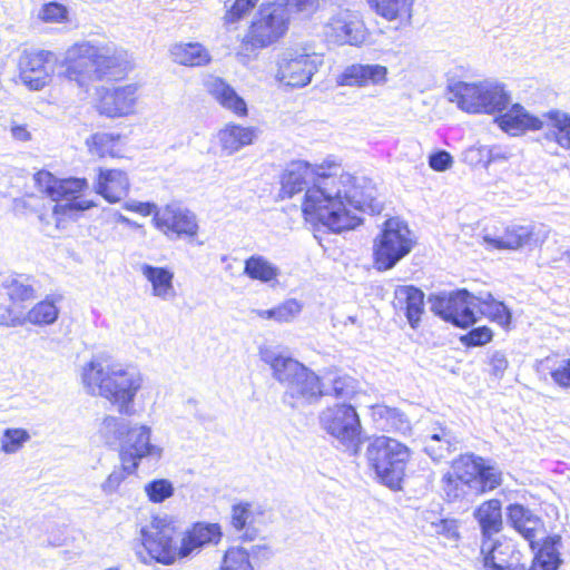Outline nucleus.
<instances>
[{
    "mask_svg": "<svg viewBox=\"0 0 570 570\" xmlns=\"http://www.w3.org/2000/svg\"><path fill=\"white\" fill-rule=\"evenodd\" d=\"M464 159L470 165H482L487 167L493 163V148L489 146H472L464 153Z\"/></svg>",
    "mask_w": 570,
    "mask_h": 570,
    "instance_id": "49",
    "label": "nucleus"
},
{
    "mask_svg": "<svg viewBox=\"0 0 570 570\" xmlns=\"http://www.w3.org/2000/svg\"><path fill=\"white\" fill-rule=\"evenodd\" d=\"M10 132L12 138L18 141L26 142L31 140V132L27 129L26 125L12 122L10 127Z\"/></svg>",
    "mask_w": 570,
    "mask_h": 570,
    "instance_id": "63",
    "label": "nucleus"
},
{
    "mask_svg": "<svg viewBox=\"0 0 570 570\" xmlns=\"http://www.w3.org/2000/svg\"><path fill=\"white\" fill-rule=\"evenodd\" d=\"M495 122L511 136H520L529 130H540L547 126V139L570 149V115L563 111L550 110L540 118L531 115L520 104H513L505 112H500Z\"/></svg>",
    "mask_w": 570,
    "mask_h": 570,
    "instance_id": "5",
    "label": "nucleus"
},
{
    "mask_svg": "<svg viewBox=\"0 0 570 570\" xmlns=\"http://www.w3.org/2000/svg\"><path fill=\"white\" fill-rule=\"evenodd\" d=\"M81 380L88 394L108 400L122 415L135 413L134 401L142 386L138 370L96 357L82 367Z\"/></svg>",
    "mask_w": 570,
    "mask_h": 570,
    "instance_id": "2",
    "label": "nucleus"
},
{
    "mask_svg": "<svg viewBox=\"0 0 570 570\" xmlns=\"http://www.w3.org/2000/svg\"><path fill=\"white\" fill-rule=\"evenodd\" d=\"M410 449L390 436H377L366 449V459L380 481L392 490L401 489L405 468L410 460Z\"/></svg>",
    "mask_w": 570,
    "mask_h": 570,
    "instance_id": "6",
    "label": "nucleus"
},
{
    "mask_svg": "<svg viewBox=\"0 0 570 570\" xmlns=\"http://www.w3.org/2000/svg\"><path fill=\"white\" fill-rule=\"evenodd\" d=\"M29 439V433L23 429H6L0 441L1 451L8 454L16 453Z\"/></svg>",
    "mask_w": 570,
    "mask_h": 570,
    "instance_id": "48",
    "label": "nucleus"
},
{
    "mask_svg": "<svg viewBox=\"0 0 570 570\" xmlns=\"http://www.w3.org/2000/svg\"><path fill=\"white\" fill-rule=\"evenodd\" d=\"M135 471H129L128 469H125L124 462H121V465L119 468H115L112 472L108 475L106 481L101 484V490L105 494H112L115 493L119 485L122 483V481L126 479L127 475L134 473Z\"/></svg>",
    "mask_w": 570,
    "mask_h": 570,
    "instance_id": "53",
    "label": "nucleus"
},
{
    "mask_svg": "<svg viewBox=\"0 0 570 570\" xmlns=\"http://www.w3.org/2000/svg\"><path fill=\"white\" fill-rule=\"evenodd\" d=\"M288 17L286 9L278 4L262 6L258 18L249 28V41L255 47H266L282 37L287 29Z\"/></svg>",
    "mask_w": 570,
    "mask_h": 570,
    "instance_id": "14",
    "label": "nucleus"
},
{
    "mask_svg": "<svg viewBox=\"0 0 570 570\" xmlns=\"http://www.w3.org/2000/svg\"><path fill=\"white\" fill-rule=\"evenodd\" d=\"M442 489L449 501H455L465 495V487L469 481L460 478L458 460L453 462V474L446 473L442 479Z\"/></svg>",
    "mask_w": 570,
    "mask_h": 570,
    "instance_id": "44",
    "label": "nucleus"
},
{
    "mask_svg": "<svg viewBox=\"0 0 570 570\" xmlns=\"http://www.w3.org/2000/svg\"><path fill=\"white\" fill-rule=\"evenodd\" d=\"M85 178L58 179L56 185L57 204L55 213L66 214L68 210H85L92 206L90 202L80 200L79 196L87 188Z\"/></svg>",
    "mask_w": 570,
    "mask_h": 570,
    "instance_id": "22",
    "label": "nucleus"
},
{
    "mask_svg": "<svg viewBox=\"0 0 570 570\" xmlns=\"http://www.w3.org/2000/svg\"><path fill=\"white\" fill-rule=\"evenodd\" d=\"M175 62L185 66H203L209 61V55L198 42L176 43L170 49Z\"/></svg>",
    "mask_w": 570,
    "mask_h": 570,
    "instance_id": "37",
    "label": "nucleus"
},
{
    "mask_svg": "<svg viewBox=\"0 0 570 570\" xmlns=\"http://www.w3.org/2000/svg\"><path fill=\"white\" fill-rule=\"evenodd\" d=\"M177 528L174 520L167 515L155 517L150 524L140 530L144 551H137L139 560L146 564L151 561L170 566L180 559V547L175 539Z\"/></svg>",
    "mask_w": 570,
    "mask_h": 570,
    "instance_id": "8",
    "label": "nucleus"
},
{
    "mask_svg": "<svg viewBox=\"0 0 570 570\" xmlns=\"http://www.w3.org/2000/svg\"><path fill=\"white\" fill-rule=\"evenodd\" d=\"M372 416L377 428L386 432L407 434L411 431V422L407 415L396 407L376 404L372 409Z\"/></svg>",
    "mask_w": 570,
    "mask_h": 570,
    "instance_id": "31",
    "label": "nucleus"
},
{
    "mask_svg": "<svg viewBox=\"0 0 570 570\" xmlns=\"http://www.w3.org/2000/svg\"><path fill=\"white\" fill-rule=\"evenodd\" d=\"M262 360L273 370V376L285 385L283 403L292 409L317 403L328 394L326 383L298 361L274 351L262 352Z\"/></svg>",
    "mask_w": 570,
    "mask_h": 570,
    "instance_id": "4",
    "label": "nucleus"
},
{
    "mask_svg": "<svg viewBox=\"0 0 570 570\" xmlns=\"http://www.w3.org/2000/svg\"><path fill=\"white\" fill-rule=\"evenodd\" d=\"M37 281L24 274L7 276L1 284V293L13 304L33 299L37 294Z\"/></svg>",
    "mask_w": 570,
    "mask_h": 570,
    "instance_id": "32",
    "label": "nucleus"
},
{
    "mask_svg": "<svg viewBox=\"0 0 570 570\" xmlns=\"http://www.w3.org/2000/svg\"><path fill=\"white\" fill-rule=\"evenodd\" d=\"M39 17L45 22L60 23L67 20L68 9L59 2H48L42 6Z\"/></svg>",
    "mask_w": 570,
    "mask_h": 570,
    "instance_id": "50",
    "label": "nucleus"
},
{
    "mask_svg": "<svg viewBox=\"0 0 570 570\" xmlns=\"http://www.w3.org/2000/svg\"><path fill=\"white\" fill-rule=\"evenodd\" d=\"M502 505L498 499L483 502L475 511L483 541H492V537L502 530Z\"/></svg>",
    "mask_w": 570,
    "mask_h": 570,
    "instance_id": "29",
    "label": "nucleus"
},
{
    "mask_svg": "<svg viewBox=\"0 0 570 570\" xmlns=\"http://www.w3.org/2000/svg\"><path fill=\"white\" fill-rule=\"evenodd\" d=\"M375 188L364 177L351 174L330 175L318 183L307 195L305 210L316 215L318 223L333 233L353 229L362 219L352 208L371 215L380 214L383 204L375 197Z\"/></svg>",
    "mask_w": 570,
    "mask_h": 570,
    "instance_id": "1",
    "label": "nucleus"
},
{
    "mask_svg": "<svg viewBox=\"0 0 570 570\" xmlns=\"http://www.w3.org/2000/svg\"><path fill=\"white\" fill-rule=\"evenodd\" d=\"M124 207L127 210L141 214L142 216H149L151 214L155 216V213L157 210H159L154 203H149V202L142 203V202L131 200V202H127Z\"/></svg>",
    "mask_w": 570,
    "mask_h": 570,
    "instance_id": "61",
    "label": "nucleus"
},
{
    "mask_svg": "<svg viewBox=\"0 0 570 570\" xmlns=\"http://www.w3.org/2000/svg\"><path fill=\"white\" fill-rule=\"evenodd\" d=\"M53 55L49 51H23L19 57V78L31 90L42 89L50 80L47 63Z\"/></svg>",
    "mask_w": 570,
    "mask_h": 570,
    "instance_id": "19",
    "label": "nucleus"
},
{
    "mask_svg": "<svg viewBox=\"0 0 570 570\" xmlns=\"http://www.w3.org/2000/svg\"><path fill=\"white\" fill-rule=\"evenodd\" d=\"M137 89L136 85L104 88L98 104L99 112L111 118L131 114L137 100Z\"/></svg>",
    "mask_w": 570,
    "mask_h": 570,
    "instance_id": "20",
    "label": "nucleus"
},
{
    "mask_svg": "<svg viewBox=\"0 0 570 570\" xmlns=\"http://www.w3.org/2000/svg\"><path fill=\"white\" fill-rule=\"evenodd\" d=\"M428 302L433 314L455 326L469 327L478 320V295L465 288L431 294Z\"/></svg>",
    "mask_w": 570,
    "mask_h": 570,
    "instance_id": "10",
    "label": "nucleus"
},
{
    "mask_svg": "<svg viewBox=\"0 0 570 570\" xmlns=\"http://www.w3.org/2000/svg\"><path fill=\"white\" fill-rule=\"evenodd\" d=\"M395 298L400 309L404 311L410 326L413 330L417 328L424 313V293L413 285H404L396 288Z\"/></svg>",
    "mask_w": 570,
    "mask_h": 570,
    "instance_id": "26",
    "label": "nucleus"
},
{
    "mask_svg": "<svg viewBox=\"0 0 570 570\" xmlns=\"http://www.w3.org/2000/svg\"><path fill=\"white\" fill-rule=\"evenodd\" d=\"M459 441L445 428H439L430 436L425 445L426 454L433 461H441L449 458L450 454L459 449Z\"/></svg>",
    "mask_w": 570,
    "mask_h": 570,
    "instance_id": "35",
    "label": "nucleus"
},
{
    "mask_svg": "<svg viewBox=\"0 0 570 570\" xmlns=\"http://www.w3.org/2000/svg\"><path fill=\"white\" fill-rule=\"evenodd\" d=\"M118 139L119 136H114L112 134L97 132L87 139V145L91 155L98 157L112 156Z\"/></svg>",
    "mask_w": 570,
    "mask_h": 570,
    "instance_id": "45",
    "label": "nucleus"
},
{
    "mask_svg": "<svg viewBox=\"0 0 570 570\" xmlns=\"http://www.w3.org/2000/svg\"><path fill=\"white\" fill-rule=\"evenodd\" d=\"M452 92L458 106L472 114L502 112L511 104L510 94L499 82H458Z\"/></svg>",
    "mask_w": 570,
    "mask_h": 570,
    "instance_id": "9",
    "label": "nucleus"
},
{
    "mask_svg": "<svg viewBox=\"0 0 570 570\" xmlns=\"http://www.w3.org/2000/svg\"><path fill=\"white\" fill-rule=\"evenodd\" d=\"M145 492L149 501L161 503L174 495V484L167 479H155L146 483Z\"/></svg>",
    "mask_w": 570,
    "mask_h": 570,
    "instance_id": "47",
    "label": "nucleus"
},
{
    "mask_svg": "<svg viewBox=\"0 0 570 570\" xmlns=\"http://www.w3.org/2000/svg\"><path fill=\"white\" fill-rule=\"evenodd\" d=\"M389 70L379 63H353L338 76L341 86H382L387 81Z\"/></svg>",
    "mask_w": 570,
    "mask_h": 570,
    "instance_id": "21",
    "label": "nucleus"
},
{
    "mask_svg": "<svg viewBox=\"0 0 570 570\" xmlns=\"http://www.w3.org/2000/svg\"><path fill=\"white\" fill-rule=\"evenodd\" d=\"M151 429L147 425H131L120 449V460L125 469L136 471L140 460H159L163 449L150 442Z\"/></svg>",
    "mask_w": 570,
    "mask_h": 570,
    "instance_id": "16",
    "label": "nucleus"
},
{
    "mask_svg": "<svg viewBox=\"0 0 570 570\" xmlns=\"http://www.w3.org/2000/svg\"><path fill=\"white\" fill-rule=\"evenodd\" d=\"M250 503L240 502L232 508V524L237 531L245 529L252 518Z\"/></svg>",
    "mask_w": 570,
    "mask_h": 570,
    "instance_id": "55",
    "label": "nucleus"
},
{
    "mask_svg": "<svg viewBox=\"0 0 570 570\" xmlns=\"http://www.w3.org/2000/svg\"><path fill=\"white\" fill-rule=\"evenodd\" d=\"M436 533L444 535L446 539L456 540L459 538L458 524L455 520L443 519L435 524Z\"/></svg>",
    "mask_w": 570,
    "mask_h": 570,
    "instance_id": "60",
    "label": "nucleus"
},
{
    "mask_svg": "<svg viewBox=\"0 0 570 570\" xmlns=\"http://www.w3.org/2000/svg\"><path fill=\"white\" fill-rule=\"evenodd\" d=\"M551 377L561 387L570 389V358L551 372Z\"/></svg>",
    "mask_w": 570,
    "mask_h": 570,
    "instance_id": "59",
    "label": "nucleus"
},
{
    "mask_svg": "<svg viewBox=\"0 0 570 570\" xmlns=\"http://www.w3.org/2000/svg\"><path fill=\"white\" fill-rule=\"evenodd\" d=\"M244 274L250 279L269 283L279 275L277 266L262 255H252L244 263Z\"/></svg>",
    "mask_w": 570,
    "mask_h": 570,
    "instance_id": "39",
    "label": "nucleus"
},
{
    "mask_svg": "<svg viewBox=\"0 0 570 570\" xmlns=\"http://www.w3.org/2000/svg\"><path fill=\"white\" fill-rule=\"evenodd\" d=\"M127 175L117 169L100 170L96 190L109 203L119 202L128 190Z\"/></svg>",
    "mask_w": 570,
    "mask_h": 570,
    "instance_id": "30",
    "label": "nucleus"
},
{
    "mask_svg": "<svg viewBox=\"0 0 570 570\" xmlns=\"http://www.w3.org/2000/svg\"><path fill=\"white\" fill-rule=\"evenodd\" d=\"M561 538L559 535L547 537L541 547L534 553L532 563L528 570H558L562 564L559 552Z\"/></svg>",
    "mask_w": 570,
    "mask_h": 570,
    "instance_id": "34",
    "label": "nucleus"
},
{
    "mask_svg": "<svg viewBox=\"0 0 570 570\" xmlns=\"http://www.w3.org/2000/svg\"><path fill=\"white\" fill-rule=\"evenodd\" d=\"M476 314L488 316L499 325L505 327L511 323V312L504 303L497 301L491 293L478 295Z\"/></svg>",
    "mask_w": 570,
    "mask_h": 570,
    "instance_id": "38",
    "label": "nucleus"
},
{
    "mask_svg": "<svg viewBox=\"0 0 570 570\" xmlns=\"http://www.w3.org/2000/svg\"><path fill=\"white\" fill-rule=\"evenodd\" d=\"M36 186L45 191L52 200H57L56 185L58 178L55 177L50 171L40 170L33 176Z\"/></svg>",
    "mask_w": 570,
    "mask_h": 570,
    "instance_id": "56",
    "label": "nucleus"
},
{
    "mask_svg": "<svg viewBox=\"0 0 570 570\" xmlns=\"http://www.w3.org/2000/svg\"><path fill=\"white\" fill-rule=\"evenodd\" d=\"M130 426L131 424L125 419L106 415L99 425L98 433L106 445L120 444L121 448Z\"/></svg>",
    "mask_w": 570,
    "mask_h": 570,
    "instance_id": "36",
    "label": "nucleus"
},
{
    "mask_svg": "<svg viewBox=\"0 0 570 570\" xmlns=\"http://www.w3.org/2000/svg\"><path fill=\"white\" fill-rule=\"evenodd\" d=\"M491 372L494 376L501 377L508 367V360L502 352H494L490 358Z\"/></svg>",
    "mask_w": 570,
    "mask_h": 570,
    "instance_id": "62",
    "label": "nucleus"
},
{
    "mask_svg": "<svg viewBox=\"0 0 570 570\" xmlns=\"http://www.w3.org/2000/svg\"><path fill=\"white\" fill-rule=\"evenodd\" d=\"M153 222L157 229L168 238L194 237L198 233V223L194 213L179 204H169L155 213Z\"/></svg>",
    "mask_w": 570,
    "mask_h": 570,
    "instance_id": "17",
    "label": "nucleus"
},
{
    "mask_svg": "<svg viewBox=\"0 0 570 570\" xmlns=\"http://www.w3.org/2000/svg\"><path fill=\"white\" fill-rule=\"evenodd\" d=\"M302 312V304L294 299H287L275 307V321L278 323L292 322Z\"/></svg>",
    "mask_w": 570,
    "mask_h": 570,
    "instance_id": "51",
    "label": "nucleus"
},
{
    "mask_svg": "<svg viewBox=\"0 0 570 570\" xmlns=\"http://www.w3.org/2000/svg\"><path fill=\"white\" fill-rule=\"evenodd\" d=\"M258 136L255 127H243L236 124H227L218 131V139L222 149L227 155H233L243 147L252 145Z\"/></svg>",
    "mask_w": 570,
    "mask_h": 570,
    "instance_id": "28",
    "label": "nucleus"
},
{
    "mask_svg": "<svg viewBox=\"0 0 570 570\" xmlns=\"http://www.w3.org/2000/svg\"><path fill=\"white\" fill-rule=\"evenodd\" d=\"M322 65V57L315 52L303 48H287L278 58L277 77L288 87L303 88L311 83Z\"/></svg>",
    "mask_w": 570,
    "mask_h": 570,
    "instance_id": "11",
    "label": "nucleus"
},
{
    "mask_svg": "<svg viewBox=\"0 0 570 570\" xmlns=\"http://www.w3.org/2000/svg\"><path fill=\"white\" fill-rule=\"evenodd\" d=\"M458 469L460 478L469 481V489L475 493H485L501 485V471L481 456L472 453L461 455Z\"/></svg>",
    "mask_w": 570,
    "mask_h": 570,
    "instance_id": "15",
    "label": "nucleus"
},
{
    "mask_svg": "<svg viewBox=\"0 0 570 570\" xmlns=\"http://www.w3.org/2000/svg\"><path fill=\"white\" fill-rule=\"evenodd\" d=\"M325 35L336 45L358 46L365 40V26L358 12L344 9L328 20Z\"/></svg>",
    "mask_w": 570,
    "mask_h": 570,
    "instance_id": "18",
    "label": "nucleus"
},
{
    "mask_svg": "<svg viewBox=\"0 0 570 570\" xmlns=\"http://www.w3.org/2000/svg\"><path fill=\"white\" fill-rule=\"evenodd\" d=\"M220 570H254L249 561V551L244 548L227 550Z\"/></svg>",
    "mask_w": 570,
    "mask_h": 570,
    "instance_id": "46",
    "label": "nucleus"
},
{
    "mask_svg": "<svg viewBox=\"0 0 570 570\" xmlns=\"http://www.w3.org/2000/svg\"><path fill=\"white\" fill-rule=\"evenodd\" d=\"M489 563L492 566V570H528L525 562H523V554L519 550H512L508 561L499 557L498 563H494L491 559Z\"/></svg>",
    "mask_w": 570,
    "mask_h": 570,
    "instance_id": "54",
    "label": "nucleus"
},
{
    "mask_svg": "<svg viewBox=\"0 0 570 570\" xmlns=\"http://www.w3.org/2000/svg\"><path fill=\"white\" fill-rule=\"evenodd\" d=\"M507 522L527 541L532 550L535 549V538L539 531L543 529V521L529 508L513 503L507 508Z\"/></svg>",
    "mask_w": 570,
    "mask_h": 570,
    "instance_id": "23",
    "label": "nucleus"
},
{
    "mask_svg": "<svg viewBox=\"0 0 570 570\" xmlns=\"http://www.w3.org/2000/svg\"><path fill=\"white\" fill-rule=\"evenodd\" d=\"M453 164V157L445 150H438L430 155L429 165L436 171H444Z\"/></svg>",
    "mask_w": 570,
    "mask_h": 570,
    "instance_id": "58",
    "label": "nucleus"
},
{
    "mask_svg": "<svg viewBox=\"0 0 570 570\" xmlns=\"http://www.w3.org/2000/svg\"><path fill=\"white\" fill-rule=\"evenodd\" d=\"M325 381L331 384L326 390L330 392L327 395H334L337 399H351L358 391V382L347 374L325 376Z\"/></svg>",
    "mask_w": 570,
    "mask_h": 570,
    "instance_id": "42",
    "label": "nucleus"
},
{
    "mask_svg": "<svg viewBox=\"0 0 570 570\" xmlns=\"http://www.w3.org/2000/svg\"><path fill=\"white\" fill-rule=\"evenodd\" d=\"M59 316L57 301L52 297H46L37 303L27 314L23 313L24 323L43 326L53 324Z\"/></svg>",
    "mask_w": 570,
    "mask_h": 570,
    "instance_id": "40",
    "label": "nucleus"
},
{
    "mask_svg": "<svg viewBox=\"0 0 570 570\" xmlns=\"http://www.w3.org/2000/svg\"><path fill=\"white\" fill-rule=\"evenodd\" d=\"M484 242L499 249H518L535 243L533 226L511 225L501 236L485 235Z\"/></svg>",
    "mask_w": 570,
    "mask_h": 570,
    "instance_id": "27",
    "label": "nucleus"
},
{
    "mask_svg": "<svg viewBox=\"0 0 570 570\" xmlns=\"http://www.w3.org/2000/svg\"><path fill=\"white\" fill-rule=\"evenodd\" d=\"M66 76L86 88L95 81L122 78L130 67L127 51L114 43H76L67 50Z\"/></svg>",
    "mask_w": 570,
    "mask_h": 570,
    "instance_id": "3",
    "label": "nucleus"
},
{
    "mask_svg": "<svg viewBox=\"0 0 570 570\" xmlns=\"http://www.w3.org/2000/svg\"><path fill=\"white\" fill-rule=\"evenodd\" d=\"M512 550H518L512 543L483 541L481 546V554L483 556L484 568L492 570V566L489 563L490 559L494 561V563L499 562V557L504 561H508Z\"/></svg>",
    "mask_w": 570,
    "mask_h": 570,
    "instance_id": "43",
    "label": "nucleus"
},
{
    "mask_svg": "<svg viewBox=\"0 0 570 570\" xmlns=\"http://www.w3.org/2000/svg\"><path fill=\"white\" fill-rule=\"evenodd\" d=\"M493 337L492 331L487 326H479L470 330L461 337V342L468 346H482L489 343Z\"/></svg>",
    "mask_w": 570,
    "mask_h": 570,
    "instance_id": "52",
    "label": "nucleus"
},
{
    "mask_svg": "<svg viewBox=\"0 0 570 570\" xmlns=\"http://www.w3.org/2000/svg\"><path fill=\"white\" fill-rule=\"evenodd\" d=\"M207 91L225 109L237 117H245L248 114L246 101L224 79L210 77L206 80Z\"/></svg>",
    "mask_w": 570,
    "mask_h": 570,
    "instance_id": "25",
    "label": "nucleus"
},
{
    "mask_svg": "<svg viewBox=\"0 0 570 570\" xmlns=\"http://www.w3.org/2000/svg\"><path fill=\"white\" fill-rule=\"evenodd\" d=\"M367 3L379 16L392 21L403 16L411 17L413 0H367Z\"/></svg>",
    "mask_w": 570,
    "mask_h": 570,
    "instance_id": "41",
    "label": "nucleus"
},
{
    "mask_svg": "<svg viewBox=\"0 0 570 570\" xmlns=\"http://www.w3.org/2000/svg\"><path fill=\"white\" fill-rule=\"evenodd\" d=\"M320 424L354 454L357 452L361 422L354 406L342 403L326 407L320 414Z\"/></svg>",
    "mask_w": 570,
    "mask_h": 570,
    "instance_id": "12",
    "label": "nucleus"
},
{
    "mask_svg": "<svg viewBox=\"0 0 570 570\" xmlns=\"http://www.w3.org/2000/svg\"><path fill=\"white\" fill-rule=\"evenodd\" d=\"M220 538L222 531L217 523H195L180 540V559L189 557L206 544L218 543Z\"/></svg>",
    "mask_w": 570,
    "mask_h": 570,
    "instance_id": "24",
    "label": "nucleus"
},
{
    "mask_svg": "<svg viewBox=\"0 0 570 570\" xmlns=\"http://www.w3.org/2000/svg\"><path fill=\"white\" fill-rule=\"evenodd\" d=\"M273 552L271 548L266 544H256L252 547L249 552V557L253 556L255 559H264L267 560L272 557Z\"/></svg>",
    "mask_w": 570,
    "mask_h": 570,
    "instance_id": "64",
    "label": "nucleus"
},
{
    "mask_svg": "<svg viewBox=\"0 0 570 570\" xmlns=\"http://www.w3.org/2000/svg\"><path fill=\"white\" fill-rule=\"evenodd\" d=\"M331 174L315 171L309 163L303 160H295L289 163L281 175V197L292 198L295 194L305 190L304 202L302 204V212L307 222L318 223L317 217L308 214L305 210L307 203V195L309 190L316 186L320 178L330 177Z\"/></svg>",
    "mask_w": 570,
    "mask_h": 570,
    "instance_id": "13",
    "label": "nucleus"
},
{
    "mask_svg": "<svg viewBox=\"0 0 570 570\" xmlns=\"http://www.w3.org/2000/svg\"><path fill=\"white\" fill-rule=\"evenodd\" d=\"M258 2V0H235L234 4L225 14L227 23H234L240 20L247 12H249Z\"/></svg>",
    "mask_w": 570,
    "mask_h": 570,
    "instance_id": "57",
    "label": "nucleus"
},
{
    "mask_svg": "<svg viewBox=\"0 0 570 570\" xmlns=\"http://www.w3.org/2000/svg\"><path fill=\"white\" fill-rule=\"evenodd\" d=\"M416 240L407 224L397 217L386 219L373 240V264L376 271L392 269L407 256Z\"/></svg>",
    "mask_w": 570,
    "mask_h": 570,
    "instance_id": "7",
    "label": "nucleus"
},
{
    "mask_svg": "<svg viewBox=\"0 0 570 570\" xmlns=\"http://www.w3.org/2000/svg\"><path fill=\"white\" fill-rule=\"evenodd\" d=\"M140 272L151 284L153 295L167 301L175 296L174 273L167 267L142 264Z\"/></svg>",
    "mask_w": 570,
    "mask_h": 570,
    "instance_id": "33",
    "label": "nucleus"
}]
</instances>
